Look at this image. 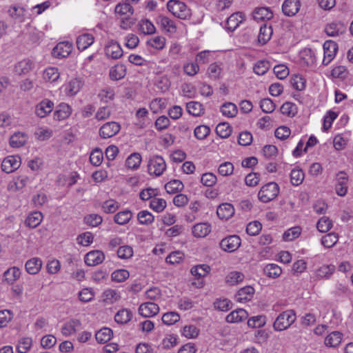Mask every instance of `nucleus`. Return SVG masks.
Segmentation results:
<instances>
[{
    "instance_id": "32",
    "label": "nucleus",
    "mask_w": 353,
    "mask_h": 353,
    "mask_svg": "<svg viewBox=\"0 0 353 353\" xmlns=\"http://www.w3.org/2000/svg\"><path fill=\"white\" fill-rule=\"evenodd\" d=\"M42 267V261L38 257H34L28 260L25 268L28 273L30 274H37Z\"/></svg>"
},
{
    "instance_id": "60",
    "label": "nucleus",
    "mask_w": 353,
    "mask_h": 353,
    "mask_svg": "<svg viewBox=\"0 0 353 353\" xmlns=\"http://www.w3.org/2000/svg\"><path fill=\"white\" fill-rule=\"evenodd\" d=\"M167 203L162 198H153L150 203V208L156 212H161L166 208Z\"/></svg>"
},
{
    "instance_id": "29",
    "label": "nucleus",
    "mask_w": 353,
    "mask_h": 353,
    "mask_svg": "<svg viewBox=\"0 0 353 353\" xmlns=\"http://www.w3.org/2000/svg\"><path fill=\"white\" fill-rule=\"evenodd\" d=\"M126 74V68L123 64L118 63L112 66L109 71L110 78L112 81H119Z\"/></svg>"
},
{
    "instance_id": "55",
    "label": "nucleus",
    "mask_w": 353,
    "mask_h": 353,
    "mask_svg": "<svg viewBox=\"0 0 353 353\" xmlns=\"http://www.w3.org/2000/svg\"><path fill=\"white\" fill-rule=\"evenodd\" d=\"M114 94L115 93L113 88L105 87L99 91L98 97L101 101L108 103L114 99Z\"/></svg>"
},
{
    "instance_id": "12",
    "label": "nucleus",
    "mask_w": 353,
    "mask_h": 353,
    "mask_svg": "<svg viewBox=\"0 0 353 353\" xmlns=\"http://www.w3.org/2000/svg\"><path fill=\"white\" fill-rule=\"evenodd\" d=\"M121 130L119 123L114 121L107 122L99 129V135L103 139H108L116 135Z\"/></svg>"
},
{
    "instance_id": "16",
    "label": "nucleus",
    "mask_w": 353,
    "mask_h": 353,
    "mask_svg": "<svg viewBox=\"0 0 353 353\" xmlns=\"http://www.w3.org/2000/svg\"><path fill=\"white\" fill-rule=\"evenodd\" d=\"M159 312V305L153 302H146L140 305L139 314L143 317H152Z\"/></svg>"
},
{
    "instance_id": "37",
    "label": "nucleus",
    "mask_w": 353,
    "mask_h": 353,
    "mask_svg": "<svg viewBox=\"0 0 353 353\" xmlns=\"http://www.w3.org/2000/svg\"><path fill=\"white\" fill-rule=\"evenodd\" d=\"M29 178L25 175H21L14 179L8 185V189L12 191H17L23 189L28 183Z\"/></svg>"
},
{
    "instance_id": "30",
    "label": "nucleus",
    "mask_w": 353,
    "mask_h": 353,
    "mask_svg": "<svg viewBox=\"0 0 353 353\" xmlns=\"http://www.w3.org/2000/svg\"><path fill=\"white\" fill-rule=\"evenodd\" d=\"M343 340V334L339 331L330 333L325 339V345L327 347H336Z\"/></svg>"
},
{
    "instance_id": "58",
    "label": "nucleus",
    "mask_w": 353,
    "mask_h": 353,
    "mask_svg": "<svg viewBox=\"0 0 353 353\" xmlns=\"http://www.w3.org/2000/svg\"><path fill=\"white\" fill-rule=\"evenodd\" d=\"M103 301L107 303H114L121 299L120 293L112 289H108L103 292Z\"/></svg>"
},
{
    "instance_id": "64",
    "label": "nucleus",
    "mask_w": 353,
    "mask_h": 353,
    "mask_svg": "<svg viewBox=\"0 0 353 353\" xmlns=\"http://www.w3.org/2000/svg\"><path fill=\"white\" fill-rule=\"evenodd\" d=\"M339 237L336 234L331 232L323 236L321 239V244L327 248H330L333 247L338 241Z\"/></svg>"
},
{
    "instance_id": "46",
    "label": "nucleus",
    "mask_w": 353,
    "mask_h": 353,
    "mask_svg": "<svg viewBox=\"0 0 353 353\" xmlns=\"http://www.w3.org/2000/svg\"><path fill=\"white\" fill-rule=\"evenodd\" d=\"M272 32L273 31L271 26H267L266 24L262 26L260 28L258 37L259 42L262 44L266 43L270 39Z\"/></svg>"
},
{
    "instance_id": "15",
    "label": "nucleus",
    "mask_w": 353,
    "mask_h": 353,
    "mask_svg": "<svg viewBox=\"0 0 353 353\" xmlns=\"http://www.w3.org/2000/svg\"><path fill=\"white\" fill-rule=\"evenodd\" d=\"M299 62L303 67L313 66L316 62L314 52L310 48L302 50L299 54Z\"/></svg>"
},
{
    "instance_id": "61",
    "label": "nucleus",
    "mask_w": 353,
    "mask_h": 353,
    "mask_svg": "<svg viewBox=\"0 0 353 353\" xmlns=\"http://www.w3.org/2000/svg\"><path fill=\"white\" fill-rule=\"evenodd\" d=\"M183 188V183L179 180H172L165 185V189L169 194H174L182 190Z\"/></svg>"
},
{
    "instance_id": "9",
    "label": "nucleus",
    "mask_w": 353,
    "mask_h": 353,
    "mask_svg": "<svg viewBox=\"0 0 353 353\" xmlns=\"http://www.w3.org/2000/svg\"><path fill=\"white\" fill-rule=\"evenodd\" d=\"M35 68V63L30 59H23L15 63L13 72L17 76L28 75Z\"/></svg>"
},
{
    "instance_id": "57",
    "label": "nucleus",
    "mask_w": 353,
    "mask_h": 353,
    "mask_svg": "<svg viewBox=\"0 0 353 353\" xmlns=\"http://www.w3.org/2000/svg\"><path fill=\"white\" fill-rule=\"evenodd\" d=\"M130 276V272L125 269H118L112 272L111 279L117 283H122L126 281Z\"/></svg>"
},
{
    "instance_id": "49",
    "label": "nucleus",
    "mask_w": 353,
    "mask_h": 353,
    "mask_svg": "<svg viewBox=\"0 0 353 353\" xmlns=\"http://www.w3.org/2000/svg\"><path fill=\"white\" fill-rule=\"evenodd\" d=\"M264 272L268 277L276 279L282 274V269L277 264L269 263L264 268Z\"/></svg>"
},
{
    "instance_id": "14",
    "label": "nucleus",
    "mask_w": 353,
    "mask_h": 353,
    "mask_svg": "<svg viewBox=\"0 0 353 353\" xmlns=\"http://www.w3.org/2000/svg\"><path fill=\"white\" fill-rule=\"evenodd\" d=\"M72 50V44L69 41L59 42L52 50V55L55 58L67 57Z\"/></svg>"
},
{
    "instance_id": "44",
    "label": "nucleus",
    "mask_w": 353,
    "mask_h": 353,
    "mask_svg": "<svg viewBox=\"0 0 353 353\" xmlns=\"http://www.w3.org/2000/svg\"><path fill=\"white\" fill-rule=\"evenodd\" d=\"M141 161V154L138 152H134L127 158L125 164L129 169L137 170L139 168Z\"/></svg>"
},
{
    "instance_id": "20",
    "label": "nucleus",
    "mask_w": 353,
    "mask_h": 353,
    "mask_svg": "<svg viewBox=\"0 0 353 353\" xmlns=\"http://www.w3.org/2000/svg\"><path fill=\"white\" fill-rule=\"evenodd\" d=\"M72 114V108L65 103H60L53 113L54 119L57 121H63L68 118Z\"/></svg>"
},
{
    "instance_id": "18",
    "label": "nucleus",
    "mask_w": 353,
    "mask_h": 353,
    "mask_svg": "<svg viewBox=\"0 0 353 353\" xmlns=\"http://www.w3.org/2000/svg\"><path fill=\"white\" fill-rule=\"evenodd\" d=\"M8 15L14 20L23 22L26 17V9L20 5H12L8 10Z\"/></svg>"
},
{
    "instance_id": "24",
    "label": "nucleus",
    "mask_w": 353,
    "mask_h": 353,
    "mask_svg": "<svg viewBox=\"0 0 353 353\" xmlns=\"http://www.w3.org/2000/svg\"><path fill=\"white\" fill-rule=\"evenodd\" d=\"M300 8L299 0H285L282 6L283 13L287 16H293L298 12Z\"/></svg>"
},
{
    "instance_id": "2",
    "label": "nucleus",
    "mask_w": 353,
    "mask_h": 353,
    "mask_svg": "<svg viewBox=\"0 0 353 353\" xmlns=\"http://www.w3.org/2000/svg\"><path fill=\"white\" fill-rule=\"evenodd\" d=\"M167 8L174 17L181 19H187L191 15V11L188 6L179 0H170Z\"/></svg>"
},
{
    "instance_id": "23",
    "label": "nucleus",
    "mask_w": 353,
    "mask_h": 353,
    "mask_svg": "<svg viewBox=\"0 0 353 353\" xmlns=\"http://www.w3.org/2000/svg\"><path fill=\"white\" fill-rule=\"evenodd\" d=\"M254 294V289L248 285L240 289L235 295L236 301L240 303L250 301Z\"/></svg>"
},
{
    "instance_id": "11",
    "label": "nucleus",
    "mask_w": 353,
    "mask_h": 353,
    "mask_svg": "<svg viewBox=\"0 0 353 353\" xmlns=\"http://www.w3.org/2000/svg\"><path fill=\"white\" fill-rule=\"evenodd\" d=\"M241 240L238 235H230L220 242L221 248L227 252L236 251L241 245Z\"/></svg>"
},
{
    "instance_id": "35",
    "label": "nucleus",
    "mask_w": 353,
    "mask_h": 353,
    "mask_svg": "<svg viewBox=\"0 0 353 353\" xmlns=\"http://www.w3.org/2000/svg\"><path fill=\"white\" fill-rule=\"evenodd\" d=\"M335 271L334 265H323L315 271V276L319 279H329Z\"/></svg>"
},
{
    "instance_id": "47",
    "label": "nucleus",
    "mask_w": 353,
    "mask_h": 353,
    "mask_svg": "<svg viewBox=\"0 0 353 353\" xmlns=\"http://www.w3.org/2000/svg\"><path fill=\"white\" fill-rule=\"evenodd\" d=\"M112 336V331L108 327H103L95 334L96 340L100 343H105L109 341Z\"/></svg>"
},
{
    "instance_id": "19",
    "label": "nucleus",
    "mask_w": 353,
    "mask_h": 353,
    "mask_svg": "<svg viewBox=\"0 0 353 353\" xmlns=\"http://www.w3.org/2000/svg\"><path fill=\"white\" fill-rule=\"evenodd\" d=\"M94 42V37L90 33H83L79 34L76 39L78 50L83 51L88 49Z\"/></svg>"
},
{
    "instance_id": "50",
    "label": "nucleus",
    "mask_w": 353,
    "mask_h": 353,
    "mask_svg": "<svg viewBox=\"0 0 353 353\" xmlns=\"http://www.w3.org/2000/svg\"><path fill=\"white\" fill-rule=\"evenodd\" d=\"M221 112L223 116L232 118L236 115L237 108L234 103L228 102L221 105Z\"/></svg>"
},
{
    "instance_id": "45",
    "label": "nucleus",
    "mask_w": 353,
    "mask_h": 353,
    "mask_svg": "<svg viewBox=\"0 0 353 353\" xmlns=\"http://www.w3.org/2000/svg\"><path fill=\"white\" fill-rule=\"evenodd\" d=\"M280 111L283 115L294 117L297 114L298 108L295 103L286 101L281 106Z\"/></svg>"
},
{
    "instance_id": "54",
    "label": "nucleus",
    "mask_w": 353,
    "mask_h": 353,
    "mask_svg": "<svg viewBox=\"0 0 353 353\" xmlns=\"http://www.w3.org/2000/svg\"><path fill=\"white\" fill-rule=\"evenodd\" d=\"M302 229L299 226L292 227L286 230L283 235V239L285 241H291L297 239L301 234Z\"/></svg>"
},
{
    "instance_id": "53",
    "label": "nucleus",
    "mask_w": 353,
    "mask_h": 353,
    "mask_svg": "<svg viewBox=\"0 0 353 353\" xmlns=\"http://www.w3.org/2000/svg\"><path fill=\"white\" fill-rule=\"evenodd\" d=\"M167 106V101L163 98H156L150 103V108L153 113H158Z\"/></svg>"
},
{
    "instance_id": "22",
    "label": "nucleus",
    "mask_w": 353,
    "mask_h": 353,
    "mask_svg": "<svg viewBox=\"0 0 353 353\" xmlns=\"http://www.w3.org/2000/svg\"><path fill=\"white\" fill-rule=\"evenodd\" d=\"M105 54L112 59H119L123 54L120 45L113 41H110L105 48Z\"/></svg>"
},
{
    "instance_id": "62",
    "label": "nucleus",
    "mask_w": 353,
    "mask_h": 353,
    "mask_svg": "<svg viewBox=\"0 0 353 353\" xmlns=\"http://www.w3.org/2000/svg\"><path fill=\"white\" fill-rule=\"evenodd\" d=\"M137 219L140 224L150 225L154 221V216L148 210L140 211L137 214Z\"/></svg>"
},
{
    "instance_id": "56",
    "label": "nucleus",
    "mask_w": 353,
    "mask_h": 353,
    "mask_svg": "<svg viewBox=\"0 0 353 353\" xmlns=\"http://www.w3.org/2000/svg\"><path fill=\"white\" fill-rule=\"evenodd\" d=\"M21 276V270L17 267H12L6 270L4 276L6 281L9 283H13L18 280Z\"/></svg>"
},
{
    "instance_id": "52",
    "label": "nucleus",
    "mask_w": 353,
    "mask_h": 353,
    "mask_svg": "<svg viewBox=\"0 0 353 353\" xmlns=\"http://www.w3.org/2000/svg\"><path fill=\"white\" fill-rule=\"evenodd\" d=\"M32 345V339L30 337H23L18 341L17 350L19 353H27Z\"/></svg>"
},
{
    "instance_id": "48",
    "label": "nucleus",
    "mask_w": 353,
    "mask_h": 353,
    "mask_svg": "<svg viewBox=\"0 0 353 353\" xmlns=\"http://www.w3.org/2000/svg\"><path fill=\"white\" fill-rule=\"evenodd\" d=\"M120 208V204L114 199H108L103 202L101 208L103 212L112 214L117 212Z\"/></svg>"
},
{
    "instance_id": "1",
    "label": "nucleus",
    "mask_w": 353,
    "mask_h": 353,
    "mask_svg": "<svg viewBox=\"0 0 353 353\" xmlns=\"http://www.w3.org/2000/svg\"><path fill=\"white\" fill-rule=\"evenodd\" d=\"M296 319V313L292 310H288L281 313L274 322V330L281 332L287 330Z\"/></svg>"
},
{
    "instance_id": "39",
    "label": "nucleus",
    "mask_w": 353,
    "mask_h": 353,
    "mask_svg": "<svg viewBox=\"0 0 353 353\" xmlns=\"http://www.w3.org/2000/svg\"><path fill=\"white\" fill-rule=\"evenodd\" d=\"M132 217V212L130 210H124L117 212L114 216V221L118 225L127 224Z\"/></svg>"
},
{
    "instance_id": "41",
    "label": "nucleus",
    "mask_w": 353,
    "mask_h": 353,
    "mask_svg": "<svg viewBox=\"0 0 353 353\" xmlns=\"http://www.w3.org/2000/svg\"><path fill=\"white\" fill-rule=\"evenodd\" d=\"M132 318V313L128 309H121L119 310L114 316L115 321L119 324H125L128 323Z\"/></svg>"
},
{
    "instance_id": "21",
    "label": "nucleus",
    "mask_w": 353,
    "mask_h": 353,
    "mask_svg": "<svg viewBox=\"0 0 353 353\" xmlns=\"http://www.w3.org/2000/svg\"><path fill=\"white\" fill-rule=\"evenodd\" d=\"M248 317V312L244 309L239 308L233 310L227 315L225 320L227 322L230 323H236L247 319Z\"/></svg>"
},
{
    "instance_id": "4",
    "label": "nucleus",
    "mask_w": 353,
    "mask_h": 353,
    "mask_svg": "<svg viewBox=\"0 0 353 353\" xmlns=\"http://www.w3.org/2000/svg\"><path fill=\"white\" fill-rule=\"evenodd\" d=\"M166 169V163L163 157L159 155L151 157L148 161V170L150 175L161 176Z\"/></svg>"
},
{
    "instance_id": "25",
    "label": "nucleus",
    "mask_w": 353,
    "mask_h": 353,
    "mask_svg": "<svg viewBox=\"0 0 353 353\" xmlns=\"http://www.w3.org/2000/svg\"><path fill=\"white\" fill-rule=\"evenodd\" d=\"M243 20L244 17L241 12L234 13L228 18L225 27L228 30L234 31Z\"/></svg>"
},
{
    "instance_id": "34",
    "label": "nucleus",
    "mask_w": 353,
    "mask_h": 353,
    "mask_svg": "<svg viewBox=\"0 0 353 353\" xmlns=\"http://www.w3.org/2000/svg\"><path fill=\"white\" fill-rule=\"evenodd\" d=\"M344 26L341 22H332L325 28V32L327 36L336 37L344 31Z\"/></svg>"
},
{
    "instance_id": "27",
    "label": "nucleus",
    "mask_w": 353,
    "mask_h": 353,
    "mask_svg": "<svg viewBox=\"0 0 353 353\" xmlns=\"http://www.w3.org/2000/svg\"><path fill=\"white\" fill-rule=\"evenodd\" d=\"M216 214L220 219L228 220L234 215V208L230 203H222L218 207Z\"/></svg>"
},
{
    "instance_id": "59",
    "label": "nucleus",
    "mask_w": 353,
    "mask_h": 353,
    "mask_svg": "<svg viewBox=\"0 0 353 353\" xmlns=\"http://www.w3.org/2000/svg\"><path fill=\"white\" fill-rule=\"evenodd\" d=\"M139 30L145 34H152L156 31V28L149 19H142L139 21Z\"/></svg>"
},
{
    "instance_id": "42",
    "label": "nucleus",
    "mask_w": 353,
    "mask_h": 353,
    "mask_svg": "<svg viewBox=\"0 0 353 353\" xmlns=\"http://www.w3.org/2000/svg\"><path fill=\"white\" fill-rule=\"evenodd\" d=\"M186 109L189 114L199 117L204 114L203 105L197 101H190L186 104Z\"/></svg>"
},
{
    "instance_id": "28",
    "label": "nucleus",
    "mask_w": 353,
    "mask_h": 353,
    "mask_svg": "<svg viewBox=\"0 0 353 353\" xmlns=\"http://www.w3.org/2000/svg\"><path fill=\"white\" fill-rule=\"evenodd\" d=\"M28 141V135L25 132H14L10 138V145L12 148H20L23 146Z\"/></svg>"
},
{
    "instance_id": "31",
    "label": "nucleus",
    "mask_w": 353,
    "mask_h": 353,
    "mask_svg": "<svg viewBox=\"0 0 353 353\" xmlns=\"http://www.w3.org/2000/svg\"><path fill=\"white\" fill-rule=\"evenodd\" d=\"M273 17L271 10L266 7H260L254 10L253 18L256 21L269 20Z\"/></svg>"
},
{
    "instance_id": "6",
    "label": "nucleus",
    "mask_w": 353,
    "mask_h": 353,
    "mask_svg": "<svg viewBox=\"0 0 353 353\" xmlns=\"http://www.w3.org/2000/svg\"><path fill=\"white\" fill-rule=\"evenodd\" d=\"M83 85L84 81L82 78L75 77L65 83L61 88L67 97H74L80 92Z\"/></svg>"
},
{
    "instance_id": "7",
    "label": "nucleus",
    "mask_w": 353,
    "mask_h": 353,
    "mask_svg": "<svg viewBox=\"0 0 353 353\" xmlns=\"http://www.w3.org/2000/svg\"><path fill=\"white\" fill-rule=\"evenodd\" d=\"M54 103L49 99H43L34 106V112L35 115L43 119L48 116L54 110Z\"/></svg>"
},
{
    "instance_id": "43",
    "label": "nucleus",
    "mask_w": 353,
    "mask_h": 353,
    "mask_svg": "<svg viewBox=\"0 0 353 353\" xmlns=\"http://www.w3.org/2000/svg\"><path fill=\"white\" fill-rule=\"evenodd\" d=\"M210 267L206 264H200L191 268V274L196 278H203L206 276L210 272Z\"/></svg>"
},
{
    "instance_id": "63",
    "label": "nucleus",
    "mask_w": 353,
    "mask_h": 353,
    "mask_svg": "<svg viewBox=\"0 0 353 353\" xmlns=\"http://www.w3.org/2000/svg\"><path fill=\"white\" fill-rule=\"evenodd\" d=\"M34 136L39 141H46L52 136V130L47 127H40L36 130Z\"/></svg>"
},
{
    "instance_id": "17",
    "label": "nucleus",
    "mask_w": 353,
    "mask_h": 353,
    "mask_svg": "<svg viewBox=\"0 0 353 353\" xmlns=\"http://www.w3.org/2000/svg\"><path fill=\"white\" fill-rule=\"evenodd\" d=\"M105 259V255L101 250H92L85 256V263L88 266H95L101 263Z\"/></svg>"
},
{
    "instance_id": "5",
    "label": "nucleus",
    "mask_w": 353,
    "mask_h": 353,
    "mask_svg": "<svg viewBox=\"0 0 353 353\" xmlns=\"http://www.w3.org/2000/svg\"><path fill=\"white\" fill-rule=\"evenodd\" d=\"M81 328V321L77 318H71L63 322L60 331L63 336L68 337L76 334Z\"/></svg>"
},
{
    "instance_id": "40",
    "label": "nucleus",
    "mask_w": 353,
    "mask_h": 353,
    "mask_svg": "<svg viewBox=\"0 0 353 353\" xmlns=\"http://www.w3.org/2000/svg\"><path fill=\"white\" fill-rule=\"evenodd\" d=\"M158 21L163 30L170 33H174L176 31L174 22L168 17L161 16Z\"/></svg>"
},
{
    "instance_id": "38",
    "label": "nucleus",
    "mask_w": 353,
    "mask_h": 353,
    "mask_svg": "<svg viewBox=\"0 0 353 353\" xmlns=\"http://www.w3.org/2000/svg\"><path fill=\"white\" fill-rule=\"evenodd\" d=\"M115 13L121 19H128L133 13L132 7L127 2L119 3L115 7Z\"/></svg>"
},
{
    "instance_id": "26",
    "label": "nucleus",
    "mask_w": 353,
    "mask_h": 353,
    "mask_svg": "<svg viewBox=\"0 0 353 353\" xmlns=\"http://www.w3.org/2000/svg\"><path fill=\"white\" fill-rule=\"evenodd\" d=\"M193 235L196 238H203L211 232V225L208 223L195 224L192 229Z\"/></svg>"
},
{
    "instance_id": "13",
    "label": "nucleus",
    "mask_w": 353,
    "mask_h": 353,
    "mask_svg": "<svg viewBox=\"0 0 353 353\" xmlns=\"http://www.w3.org/2000/svg\"><path fill=\"white\" fill-rule=\"evenodd\" d=\"M324 57L323 63L328 65L335 57L338 50L337 44L332 41H326L323 44Z\"/></svg>"
},
{
    "instance_id": "51",
    "label": "nucleus",
    "mask_w": 353,
    "mask_h": 353,
    "mask_svg": "<svg viewBox=\"0 0 353 353\" xmlns=\"http://www.w3.org/2000/svg\"><path fill=\"white\" fill-rule=\"evenodd\" d=\"M165 43L166 39L162 36H155L147 41V44L149 46L159 50L164 48Z\"/></svg>"
},
{
    "instance_id": "36",
    "label": "nucleus",
    "mask_w": 353,
    "mask_h": 353,
    "mask_svg": "<svg viewBox=\"0 0 353 353\" xmlns=\"http://www.w3.org/2000/svg\"><path fill=\"white\" fill-rule=\"evenodd\" d=\"M43 79L46 82L53 83L60 77V72L56 67H48L43 72Z\"/></svg>"
},
{
    "instance_id": "33",
    "label": "nucleus",
    "mask_w": 353,
    "mask_h": 353,
    "mask_svg": "<svg viewBox=\"0 0 353 353\" xmlns=\"http://www.w3.org/2000/svg\"><path fill=\"white\" fill-rule=\"evenodd\" d=\"M43 220L41 212L35 211L29 214L25 221L26 226L30 228H35L39 225Z\"/></svg>"
},
{
    "instance_id": "8",
    "label": "nucleus",
    "mask_w": 353,
    "mask_h": 353,
    "mask_svg": "<svg viewBox=\"0 0 353 353\" xmlns=\"http://www.w3.org/2000/svg\"><path fill=\"white\" fill-rule=\"evenodd\" d=\"M335 181L336 194L339 196H345L348 190L349 178L347 174L343 171H340L336 174Z\"/></svg>"
},
{
    "instance_id": "10",
    "label": "nucleus",
    "mask_w": 353,
    "mask_h": 353,
    "mask_svg": "<svg viewBox=\"0 0 353 353\" xmlns=\"http://www.w3.org/2000/svg\"><path fill=\"white\" fill-rule=\"evenodd\" d=\"M21 164V159L19 155H10L5 157L1 163V169L6 173H12L17 170Z\"/></svg>"
},
{
    "instance_id": "3",
    "label": "nucleus",
    "mask_w": 353,
    "mask_h": 353,
    "mask_svg": "<svg viewBox=\"0 0 353 353\" xmlns=\"http://www.w3.org/2000/svg\"><path fill=\"white\" fill-rule=\"evenodd\" d=\"M279 193V187L274 182H270L263 185L259 193L258 198L263 203H268L274 200Z\"/></svg>"
}]
</instances>
